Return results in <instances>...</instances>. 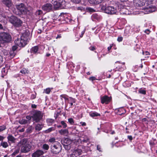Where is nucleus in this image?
<instances>
[{
  "instance_id": "nucleus-47",
  "label": "nucleus",
  "mask_w": 157,
  "mask_h": 157,
  "mask_svg": "<svg viewBox=\"0 0 157 157\" xmlns=\"http://www.w3.org/2000/svg\"><path fill=\"white\" fill-rule=\"evenodd\" d=\"M142 53L143 55L146 56L150 55V54L149 52L147 51H145V52L143 51Z\"/></svg>"
},
{
  "instance_id": "nucleus-37",
  "label": "nucleus",
  "mask_w": 157,
  "mask_h": 157,
  "mask_svg": "<svg viewBox=\"0 0 157 157\" xmlns=\"http://www.w3.org/2000/svg\"><path fill=\"white\" fill-rule=\"evenodd\" d=\"M92 17L94 19L98 20L99 18L98 15L96 13L93 14L92 15Z\"/></svg>"
},
{
  "instance_id": "nucleus-46",
  "label": "nucleus",
  "mask_w": 157,
  "mask_h": 157,
  "mask_svg": "<svg viewBox=\"0 0 157 157\" xmlns=\"http://www.w3.org/2000/svg\"><path fill=\"white\" fill-rule=\"evenodd\" d=\"M89 79L91 81H93L95 80H98V79H96V78L95 77H94V76H92V77H90L89 78Z\"/></svg>"
},
{
  "instance_id": "nucleus-50",
  "label": "nucleus",
  "mask_w": 157,
  "mask_h": 157,
  "mask_svg": "<svg viewBox=\"0 0 157 157\" xmlns=\"http://www.w3.org/2000/svg\"><path fill=\"white\" fill-rule=\"evenodd\" d=\"M123 39V38L122 37V36L118 37L117 38V40L119 42H120L122 41Z\"/></svg>"
},
{
  "instance_id": "nucleus-25",
  "label": "nucleus",
  "mask_w": 157,
  "mask_h": 157,
  "mask_svg": "<svg viewBox=\"0 0 157 157\" xmlns=\"http://www.w3.org/2000/svg\"><path fill=\"white\" fill-rule=\"evenodd\" d=\"M56 129V128L55 127H52L48 129L45 130L44 132L45 133H48L51 132L52 131L55 130Z\"/></svg>"
},
{
  "instance_id": "nucleus-27",
  "label": "nucleus",
  "mask_w": 157,
  "mask_h": 157,
  "mask_svg": "<svg viewBox=\"0 0 157 157\" xmlns=\"http://www.w3.org/2000/svg\"><path fill=\"white\" fill-rule=\"evenodd\" d=\"M19 122L20 124H29L28 121H27V120L25 119H22L20 120Z\"/></svg>"
},
{
  "instance_id": "nucleus-52",
  "label": "nucleus",
  "mask_w": 157,
  "mask_h": 157,
  "mask_svg": "<svg viewBox=\"0 0 157 157\" xmlns=\"http://www.w3.org/2000/svg\"><path fill=\"white\" fill-rule=\"evenodd\" d=\"M10 56L11 57H13L15 55L14 54V53L13 52H10Z\"/></svg>"
},
{
  "instance_id": "nucleus-11",
  "label": "nucleus",
  "mask_w": 157,
  "mask_h": 157,
  "mask_svg": "<svg viewBox=\"0 0 157 157\" xmlns=\"http://www.w3.org/2000/svg\"><path fill=\"white\" fill-rule=\"evenodd\" d=\"M42 8L43 10L49 12L52 10V6L50 3H47L44 5Z\"/></svg>"
},
{
  "instance_id": "nucleus-55",
  "label": "nucleus",
  "mask_w": 157,
  "mask_h": 157,
  "mask_svg": "<svg viewBox=\"0 0 157 157\" xmlns=\"http://www.w3.org/2000/svg\"><path fill=\"white\" fill-rule=\"evenodd\" d=\"M17 47L15 46H13L12 47V50L13 51H15L17 49Z\"/></svg>"
},
{
  "instance_id": "nucleus-38",
  "label": "nucleus",
  "mask_w": 157,
  "mask_h": 157,
  "mask_svg": "<svg viewBox=\"0 0 157 157\" xmlns=\"http://www.w3.org/2000/svg\"><path fill=\"white\" fill-rule=\"evenodd\" d=\"M65 148V149L67 150H69L71 147V146L70 145H63Z\"/></svg>"
},
{
  "instance_id": "nucleus-58",
  "label": "nucleus",
  "mask_w": 157,
  "mask_h": 157,
  "mask_svg": "<svg viewBox=\"0 0 157 157\" xmlns=\"http://www.w3.org/2000/svg\"><path fill=\"white\" fill-rule=\"evenodd\" d=\"M128 138L130 140H132V136H128Z\"/></svg>"
},
{
  "instance_id": "nucleus-49",
  "label": "nucleus",
  "mask_w": 157,
  "mask_h": 157,
  "mask_svg": "<svg viewBox=\"0 0 157 157\" xmlns=\"http://www.w3.org/2000/svg\"><path fill=\"white\" fill-rule=\"evenodd\" d=\"M151 32V31L149 29H146L144 31V32L147 35H149Z\"/></svg>"
},
{
  "instance_id": "nucleus-2",
  "label": "nucleus",
  "mask_w": 157,
  "mask_h": 157,
  "mask_svg": "<svg viewBox=\"0 0 157 157\" xmlns=\"http://www.w3.org/2000/svg\"><path fill=\"white\" fill-rule=\"evenodd\" d=\"M27 140L25 138L22 139L18 144V146H21V151L22 153H26L29 152L31 148V146L27 143Z\"/></svg>"
},
{
  "instance_id": "nucleus-3",
  "label": "nucleus",
  "mask_w": 157,
  "mask_h": 157,
  "mask_svg": "<svg viewBox=\"0 0 157 157\" xmlns=\"http://www.w3.org/2000/svg\"><path fill=\"white\" fill-rule=\"evenodd\" d=\"M154 0H142V2L141 3V6H145L144 9L146 10V11L149 13L155 11L156 10L155 6H152L151 4Z\"/></svg>"
},
{
  "instance_id": "nucleus-63",
  "label": "nucleus",
  "mask_w": 157,
  "mask_h": 157,
  "mask_svg": "<svg viewBox=\"0 0 157 157\" xmlns=\"http://www.w3.org/2000/svg\"><path fill=\"white\" fill-rule=\"evenodd\" d=\"M46 56L47 57H49L51 56V54L50 53H47L46 55Z\"/></svg>"
},
{
  "instance_id": "nucleus-62",
  "label": "nucleus",
  "mask_w": 157,
  "mask_h": 157,
  "mask_svg": "<svg viewBox=\"0 0 157 157\" xmlns=\"http://www.w3.org/2000/svg\"><path fill=\"white\" fill-rule=\"evenodd\" d=\"M32 107L33 108H36V106L35 104H32Z\"/></svg>"
},
{
  "instance_id": "nucleus-16",
  "label": "nucleus",
  "mask_w": 157,
  "mask_h": 157,
  "mask_svg": "<svg viewBox=\"0 0 157 157\" xmlns=\"http://www.w3.org/2000/svg\"><path fill=\"white\" fill-rule=\"evenodd\" d=\"M2 2L7 7L10 8L11 6L12 2L11 0H2Z\"/></svg>"
},
{
  "instance_id": "nucleus-4",
  "label": "nucleus",
  "mask_w": 157,
  "mask_h": 157,
  "mask_svg": "<svg viewBox=\"0 0 157 157\" xmlns=\"http://www.w3.org/2000/svg\"><path fill=\"white\" fill-rule=\"evenodd\" d=\"M11 40L12 37L9 33L4 32L0 33V42L1 43H8Z\"/></svg>"
},
{
  "instance_id": "nucleus-19",
  "label": "nucleus",
  "mask_w": 157,
  "mask_h": 157,
  "mask_svg": "<svg viewBox=\"0 0 157 157\" xmlns=\"http://www.w3.org/2000/svg\"><path fill=\"white\" fill-rule=\"evenodd\" d=\"M39 49V47L38 46H34L31 48L30 49V52L31 53L36 54Z\"/></svg>"
},
{
  "instance_id": "nucleus-7",
  "label": "nucleus",
  "mask_w": 157,
  "mask_h": 157,
  "mask_svg": "<svg viewBox=\"0 0 157 157\" xmlns=\"http://www.w3.org/2000/svg\"><path fill=\"white\" fill-rule=\"evenodd\" d=\"M101 9L102 10H104L105 13L108 14H115L117 12V9L112 6H103L101 7Z\"/></svg>"
},
{
  "instance_id": "nucleus-45",
  "label": "nucleus",
  "mask_w": 157,
  "mask_h": 157,
  "mask_svg": "<svg viewBox=\"0 0 157 157\" xmlns=\"http://www.w3.org/2000/svg\"><path fill=\"white\" fill-rule=\"evenodd\" d=\"M6 128V127L4 125L0 126V132L5 130Z\"/></svg>"
},
{
  "instance_id": "nucleus-20",
  "label": "nucleus",
  "mask_w": 157,
  "mask_h": 157,
  "mask_svg": "<svg viewBox=\"0 0 157 157\" xmlns=\"http://www.w3.org/2000/svg\"><path fill=\"white\" fill-rule=\"evenodd\" d=\"M89 115L90 116L93 117L100 116V114L96 112L92 111L90 112Z\"/></svg>"
},
{
  "instance_id": "nucleus-32",
  "label": "nucleus",
  "mask_w": 157,
  "mask_h": 157,
  "mask_svg": "<svg viewBox=\"0 0 157 157\" xmlns=\"http://www.w3.org/2000/svg\"><path fill=\"white\" fill-rule=\"evenodd\" d=\"M47 122L48 125H50L53 122L54 120L51 119H48L47 120Z\"/></svg>"
},
{
  "instance_id": "nucleus-26",
  "label": "nucleus",
  "mask_w": 157,
  "mask_h": 157,
  "mask_svg": "<svg viewBox=\"0 0 157 157\" xmlns=\"http://www.w3.org/2000/svg\"><path fill=\"white\" fill-rule=\"evenodd\" d=\"M67 69H73L75 67V65L71 62H69L67 63Z\"/></svg>"
},
{
  "instance_id": "nucleus-34",
  "label": "nucleus",
  "mask_w": 157,
  "mask_h": 157,
  "mask_svg": "<svg viewBox=\"0 0 157 157\" xmlns=\"http://www.w3.org/2000/svg\"><path fill=\"white\" fill-rule=\"evenodd\" d=\"M60 123L62 125V127L63 128H65L67 127V124L64 121H61L60 122Z\"/></svg>"
},
{
  "instance_id": "nucleus-56",
  "label": "nucleus",
  "mask_w": 157,
  "mask_h": 157,
  "mask_svg": "<svg viewBox=\"0 0 157 157\" xmlns=\"http://www.w3.org/2000/svg\"><path fill=\"white\" fill-rule=\"evenodd\" d=\"M70 98V101L71 102H72L73 103L75 102V99H73V98Z\"/></svg>"
},
{
  "instance_id": "nucleus-33",
  "label": "nucleus",
  "mask_w": 157,
  "mask_h": 157,
  "mask_svg": "<svg viewBox=\"0 0 157 157\" xmlns=\"http://www.w3.org/2000/svg\"><path fill=\"white\" fill-rule=\"evenodd\" d=\"M139 92L141 94H146V91L142 88H140L138 90Z\"/></svg>"
},
{
  "instance_id": "nucleus-13",
  "label": "nucleus",
  "mask_w": 157,
  "mask_h": 157,
  "mask_svg": "<svg viewBox=\"0 0 157 157\" xmlns=\"http://www.w3.org/2000/svg\"><path fill=\"white\" fill-rule=\"evenodd\" d=\"M44 154V151L40 150H37L32 155L33 157H39Z\"/></svg>"
},
{
  "instance_id": "nucleus-10",
  "label": "nucleus",
  "mask_w": 157,
  "mask_h": 157,
  "mask_svg": "<svg viewBox=\"0 0 157 157\" xmlns=\"http://www.w3.org/2000/svg\"><path fill=\"white\" fill-rule=\"evenodd\" d=\"M61 146L59 143L56 145H54L51 146V149L52 152L55 154L59 153L61 150Z\"/></svg>"
},
{
  "instance_id": "nucleus-1",
  "label": "nucleus",
  "mask_w": 157,
  "mask_h": 157,
  "mask_svg": "<svg viewBox=\"0 0 157 157\" xmlns=\"http://www.w3.org/2000/svg\"><path fill=\"white\" fill-rule=\"evenodd\" d=\"M29 39V36L26 33L22 34L20 38H17L14 41L15 44L19 47H24L27 44V42Z\"/></svg>"
},
{
  "instance_id": "nucleus-29",
  "label": "nucleus",
  "mask_w": 157,
  "mask_h": 157,
  "mask_svg": "<svg viewBox=\"0 0 157 157\" xmlns=\"http://www.w3.org/2000/svg\"><path fill=\"white\" fill-rule=\"evenodd\" d=\"M42 147L44 150H48L49 148V146L48 144H44L43 145Z\"/></svg>"
},
{
  "instance_id": "nucleus-57",
  "label": "nucleus",
  "mask_w": 157,
  "mask_h": 157,
  "mask_svg": "<svg viewBox=\"0 0 157 157\" xmlns=\"http://www.w3.org/2000/svg\"><path fill=\"white\" fill-rule=\"evenodd\" d=\"M61 38V34H58L57 36L56 37V39L60 38Z\"/></svg>"
},
{
  "instance_id": "nucleus-30",
  "label": "nucleus",
  "mask_w": 157,
  "mask_h": 157,
  "mask_svg": "<svg viewBox=\"0 0 157 157\" xmlns=\"http://www.w3.org/2000/svg\"><path fill=\"white\" fill-rule=\"evenodd\" d=\"M8 69H2V77H3L4 76L6 75L7 73Z\"/></svg>"
},
{
  "instance_id": "nucleus-15",
  "label": "nucleus",
  "mask_w": 157,
  "mask_h": 157,
  "mask_svg": "<svg viewBox=\"0 0 157 157\" xmlns=\"http://www.w3.org/2000/svg\"><path fill=\"white\" fill-rule=\"evenodd\" d=\"M59 132L61 135L66 136L68 135L69 132L67 129H62L59 131Z\"/></svg>"
},
{
  "instance_id": "nucleus-28",
  "label": "nucleus",
  "mask_w": 157,
  "mask_h": 157,
  "mask_svg": "<svg viewBox=\"0 0 157 157\" xmlns=\"http://www.w3.org/2000/svg\"><path fill=\"white\" fill-rule=\"evenodd\" d=\"M1 145L5 148H6L8 146V144L7 142H2L0 144Z\"/></svg>"
},
{
  "instance_id": "nucleus-53",
  "label": "nucleus",
  "mask_w": 157,
  "mask_h": 157,
  "mask_svg": "<svg viewBox=\"0 0 157 157\" xmlns=\"http://www.w3.org/2000/svg\"><path fill=\"white\" fill-rule=\"evenodd\" d=\"M97 149L99 151H101V148L100 145H98L97 146Z\"/></svg>"
},
{
  "instance_id": "nucleus-24",
  "label": "nucleus",
  "mask_w": 157,
  "mask_h": 157,
  "mask_svg": "<svg viewBox=\"0 0 157 157\" xmlns=\"http://www.w3.org/2000/svg\"><path fill=\"white\" fill-rule=\"evenodd\" d=\"M43 14L42 10H37L35 13V15L37 16L40 17Z\"/></svg>"
},
{
  "instance_id": "nucleus-6",
  "label": "nucleus",
  "mask_w": 157,
  "mask_h": 157,
  "mask_svg": "<svg viewBox=\"0 0 157 157\" xmlns=\"http://www.w3.org/2000/svg\"><path fill=\"white\" fill-rule=\"evenodd\" d=\"M52 2L56 8H64L66 3L64 0H52Z\"/></svg>"
},
{
  "instance_id": "nucleus-48",
  "label": "nucleus",
  "mask_w": 157,
  "mask_h": 157,
  "mask_svg": "<svg viewBox=\"0 0 157 157\" xmlns=\"http://www.w3.org/2000/svg\"><path fill=\"white\" fill-rule=\"evenodd\" d=\"M96 49V48L94 46H91L89 48V49L92 51H94Z\"/></svg>"
},
{
  "instance_id": "nucleus-18",
  "label": "nucleus",
  "mask_w": 157,
  "mask_h": 157,
  "mask_svg": "<svg viewBox=\"0 0 157 157\" xmlns=\"http://www.w3.org/2000/svg\"><path fill=\"white\" fill-rule=\"evenodd\" d=\"M61 143L63 145H70L71 143V141L68 138H65L64 140H62Z\"/></svg>"
},
{
  "instance_id": "nucleus-31",
  "label": "nucleus",
  "mask_w": 157,
  "mask_h": 157,
  "mask_svg": "<svg viewBox=\"0 0 157 157\" xmlns=\"http://www.w3.org/2000/svg\"><path fill=\"white\" fill-rule=\"evenodd\" d=\"M86 10L87 12H94L95 11V10L94 9L91 8L90 7H88L86 8Z\"/></svg>"
},
{
  "instance_id": "nucleus-17",
  "label": "nucleus",
  "mask_w": 157,
  "mask_h": 157,
  "mask_svg": "<svg viewBox=\"0 0 157 157\" xmlns=\"http://www.w3.org/2000/svg\"><path fill=\"white\" fill-rule=\"evenodd\" d=\"M104 0H89V2L92 5H98L101 3Z\"/></svg>"
},
{
  "instance_id": "nucleus-5",
  "label": "nucleus",
  "mask_w": 157,
  "mask_h": 157,
  "mask_svg": "<svg viewBox=\"0 0 157 157\" xmlns=\"http://www.w3.org/2000/svg\"><path fill=\"white\" fill-rule=\"evenodd\" d=\"M10 22L15 27H19L21 26L22 21L19 18L14 16L8 17Z\"/></svg>"
},
{
  "instance_id": "nucleus-21",
  "label": "nucleus",
  "mask_w": 157,
  "mask_h": 157,
  "mask_svg": "<svg viewBox=\"0 0 157 157\" xmlns=\"http://www.w3.org/2000/svg\"><path fill=\"white\" fill-rule=\"evenodd\" d=\"M82 153V151L80 149H77L75 150L73 152V154L76 155V156H78L80 155Z\"/></svg>"
},
{
  "instance_id": "nucleus-8",
  "label": "nucleus",
  "mask_w": 157,
  "mask_h": 157,
  "mask_svg": "<svg viewBox=\"0 0 157 157\" xmlns=\"http://www.w3.org/2000/svg\"><path fill=\"white\" fill-rule=\"evenodd\" d=\"M15 6L19 14H25L26 13L27 8L24 4L21 3L19 4L16 5Z\"/></svg>"
},
{
  "instance_id": "nucleus-39",
  "label": "nucleus",
  "mask_w": 157,
  "mask_h": 157,
  "mask_svg": "<svg viewBox=\"0 0 157 157\" xmlns=\"http://www.w3.org/2000/svg\"><path fill=\"white\" fill-rule=\"evenodd\" d=\"M48 141L51 143H53L56 142V139L55 137L51 138Z\"/></svg>"
},
{
  "instance_id": "nucleus-60",
  "label": "nucleus",
  "mask_w": 157,
  "mask_h": 157,
  "mask_svg": "<svg viewBox=\"0 0 157 157\" xmlns=\"http://www.w3.org/2000/svg\"><path fill=\"white\" fill-rule=\"evenodd\" d=\"M4 137L1 136H0V141H2L4 139Z\"/></svg>"
},
{
  "instance_id": "nucleus-36",
  "label": "nucleus",
  "mask_w": 157,
  "mask_h": 157,
  "mask_svg": "<svg viewBox=\"0 0 157 157\" xmlns=\"http://www.w3.org/2000/svg\"><path fill=\"white\" fill-rule=\"evenodd\" d=\"M33 128L32 126H30L27 129L26 131L28 133H31L32 132Z\"/></svg>"
},
{
  "instance_id": "nucleus-51",
  "label": "nucleus",
  "mask_w": 157,
  "mask_h": 157,
  "mask_svg": "<svg viewBox=\"0 0 157 157\" xmlns=\"http://www.w3.org/2000/svg\"><path fill=\"white\" fill-rule=\"evenodd\" d=\"M60 97H61V99L62 100V98H64L65 99H67V98H66V95L64 94H62L60 96Z\"/></svg>"
},
{
  "instance_id": "nucleus-42",
  "label": "nucleus",
  "mask_w": 157,
  "mask_h": 157,
  "mask_svg": "<svg viewBox=\"0 0 157 157\" xmlns=\"http://www.w3.org/2000/svg\"><path fill=\"white\" fill-rule=\"evenodd\" d=\"M119 63L122 65V66L121 67V68H126V67L125 66V63H121L120 62V61H117L115 62V63Z\"/></svg>"
},
{
  "instance_id": "nucleus-12",
  "label": "nucleus",
  "mask_w": 157,
  "mask_h": 157,
  "mask_svg": "<svg viewBox=\"0 0 157 157\" xmlns=\"http://www.w3.org/2000/svg\"><path fill=\"white\" fill-rule=\"evenodd\" d=\"M111 98L107 95H105L101 98V101L102 104H107L110 102Z\"/></svg>"
},
{
  "instance_id": "nucleus-61",
  "label": "nucleus",
  "mask_w": 157,
  "mask_h": 157,
  "mask_svg": "<svg viewBox=\"0 0 157 157\" xmlns=\"http://www.w3.org/2000/svg\"><path fill=\"white\" fill-rule=\"evenodd\" d=\"M112 47V45H110L109 47H108L107 48L108 51H109L111 49Z\"/></svg>"
},
{
  "instance_id": "nucleus-14",
  "label": "nucleus",
  "mask_w": 157,
  "mask_h": 157,
  "mask_svg": "<svg viewBox=\"0 0 157 157\" xmlns=\"http://www.w3.org/2000/svg\"><path fill=\"white\" fill-rule=\"evenodd\" d=\"M89 140V138L87 136L82 135L80 138L79 141H80L81 144H83L84 143L87 142Z\"/></svg>"
},
{
  "instance_id": "nucleus-41",
  "label": "nucleus",
  "mask_w": 157,
  "mask_h": 157,
  "mask_svg": "<svg viewBox=\"0 0 157 157\" xmlns=\"http://www.w3.org/2000/svg\"><path fill=\"white\" fill-rule=\"evenodd\" d=\"M26 119H27V121H28V123L29 124L30 122V121L32 118V116H27L26 117Z\"/></svg>"
},
{
  "instance_id": "nucleus-43",
  "label": "nucleus",
  "mask_w": 157,
  "mask_h": 157,
  "mask_svg": "<svg viewBox=\"0 0 157 157\" xmlns=\"http://www.w3.org/2000/svg\"><path fill=\"white\" fill-rule=\"evenodd\" d=\"M71 1L75 3V4H78L81 1V0H71Z\"/></svg>"
},
{
  "instance_id": "nucleus-35",
  "label": "nucleus",
  "mask_w": 157,
  "mask_h": 157,
  "mask_svg": "<svg viewBox=\"0 0 157 157\" xmlns=\"http://www.w3.org/2000/svg\"><path fill=\"white\" fill-rule=\"evenodd\" d=\"M20 72L22 74H28L29 71L27 69H21Z\"/></svg>"
},
{
  "instance_id": "nucleus-9",
  "label": "nucleus",
  "mask_w": 157,
  "mask_h": 157,
  "mask_svg": "<svg viewBox=\"0 0 157 157\" xmlns=\"http://www.w3.org/2000/svg\"><path fill=\"white\" fill-rule=\"evenodd\" d=\"M43 117L42 114L39 111H35L33 114L32 118L33 121L36 122H38L42 119Z\"/></svg>"
},
{
  "instance_id": "nucleus-44",
  "label": "nucleus",
  "mask_w": 157,
  "mask_h": 157,
  "mask_svg": "<svg viewBox=\"0 0 157 157\" xmlns=\"http://www.w3.org/2000/svg\"><path fill=\"white\" fill-rule=\"evenodd\" d=\"M68 122L71 124H72L74 123V120L72 118H70L68 119Z\"/></svg>"
},
{
  "instance_id": "nucleus-54",
  "label": "nucleus",
  "mask_w": 157,
  "mask_h": 157,
  "mask_svg": "<svg viewBox=\"0 0 157 157\" xmlns=\"http://www.w3.org/2000/svg\"><path fill=\"white\" fill-rule=\"evenodd\" d=\"M85 30H83L81 34L80 35V37L82 38V36L85 33Z\"/></svg>"
},
{
  "instance_id": "nucleus-23",
  "label": "nucleus",
  "mask_w": 157,
  "mask_h": 157,
  "mask_svg": "<svg viewBox=\"0 0 157 157\" xmlns=\"http://www.w3.org/2000/svg\"><path fill=\"white\" fill-rule=\"evenodd\" d=\"M43 125L40 124H37L36 125L35 127V129L36 131H40L43 128Z\"/></svg>"
},
{
  "instance_id": "nucleus-40",
  "label": "nucleus",
  "mask_w": 157,
  "mask_h": 157,
  "mask_svg": "<svg viewBox=\"0 0 157 157\" xmlns=\"http://www.w3.org/2000/svg\"><path fill=\"white\" fill-rule=\"evenodd\" d=\"M51 91V90L50 88H47L44 90V92L47 94H49Z\"/></svg>"
},
{
  "instance_id": "nucleus-22",
  "label": "nucleus",
  "mask_w": 157,
  "mask_h": 157,
  "mask_svg": "<svg viewBox=\"0 0 157 157\" xmlns=\"http://www.w3.org/2000/svg\"><path fill=\"white\" fill-rule=\"evenodd\" d=\"M8 141H10L12 143L15 142V139L12 135H9L7 137Z\"/></svg>"
},
{
  "instance_id": "nucleus-59",
  "label": "nucleus",
  "mask_w": 157,
  "mask_h": 157,
  "mask_svg": "<svg viewBox=\"0 0 157 157\" xmlns=\"http://www.w3.org/2000/svg\"><path fill=\"white\" fill-rule=\"evenodd\" d=\"M80 124L82 126H86V124L85 122H80Z\"/></svg>"
},
{
  "instance_id": "nucleus-64",
  "label": "nucleus",
  "mask_w": 157,
  "mask_h": 157,
  "mask_svg": "<svg viewBox=\"0 0 157 157\" xmlns=\"http://www.w3.org/2000/svg\"><path fill=\"white\" fill-rule=\"evenodd\" d=\"M157 66V63H155V65H153L152 66L153 67L156 68L155 67V66Z\"/></svg>"
}]
</instances>
